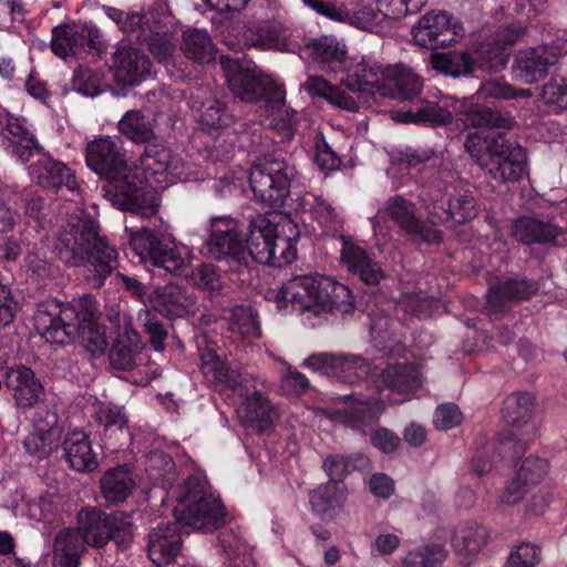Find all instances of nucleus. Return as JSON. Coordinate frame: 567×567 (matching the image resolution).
Returning a JSON list of instances; mask_svg holds the SVG:
<instances>
[{"instance_id":"obj_47","label":"nucleus","mask_w":567,"mask_h":567,"mask_svg":"<svg viewBox=\"0 0 567 567\" xmlns=\"http://www.w3.org/2000/svg\"><path fill=\"white\" fill-rule=\"evenodd\" d=\"M120 132L134 143H147L154 137L151 122L140 111H127L118 122Z\"/></svg>"},{"instance_id":"obj_26","label":"nucleus","mask_w":567,"mask_h":567,"mask_svg":"<svg viewBox=\"0 0 567 567\" xmlns=\"http://www.w3.org/2000/svg\"><path fill=\"white\" fill-rule=\"evenodd\" d=\"M245 45L259 50L291 51L290 31L279 22H256L243 30Z\"/></svg>"},{"instance_id":"obj_5","label":"nucleus","mask_w":567,"mask_h":567,"mask_svg":"<svg viewBox=\"0 0 567 567\" xmlns=\"http://www.w3.org/2000/svg\"><path fill=\"white\" fill-rule=\"evenodd\" d=\"M202 371L204 375L240 396H245L243 406L238 411L244 423L251 425L260 432L271 429L276 416L268 400L257 391L249 394L244 386L245 379L236 369H230L213 349L200 352Z\"/></svg>"},{"instance_id":"obj_6","label":"nucleus","mask_w":567,"mask_h":567,"mask_svg":"<svg viewBox=\"0 0 567 567\" xmlns=\"http://www.w3.org/2000/svg\"><path fill=\"white\" fill-rule=\"evenodd\" d=\"M465 104H458L452 97H446L442 104L430 101H420L415 109L406 112H396L392 117L402 123H430L445 125L451 123L454 114H463L461 121L466 126H495L509 128L514 125L511 116L503 115L499 111L476 106L464 109Z\"/></svg>"},{"instance_id":"obj_62","label":"nucleus","mask_w":567,"mask_h":567,"mask_svg":"<svg viewBox=\"0 0 567 567\" xmlns=\"http://www.w3.org/2000/svg\"><path fill=\"white\" fill-rule=\"evenodd\" d=\"M445 550L442 546H427L410 551L404 560L410 567H434L435 564L445 559Z\"/></svg>"},{"instance_id":"obj_21","label":"nucleus","mask_w":567,"mask_h":567,"mask_svg":"<svg viewBox=\"0 0 567 567\" xmlns=\"http://www.w3.org/2000/svg\"><path fill=\"white\" fill-rule=\"evenodd\" d=\"M4 385L10 392L16 408L22 412L33 408L43 393L41 382L34 372L25 365L10 368L6 372Z\"/></svg>"},{"instance_id":"obj_35","label":"nucleus","mask_w":567,"mask_h":567,"mask_svg":"<svg viewBox=\"0 0 567 567\" xmlns=\"http://www.w3.org/2000/svg\"><path fill=\"white\" fill-rule=\"evenodd\" d=\"M63 451L66 462L79 472H92L99 463L93 452L91 441L82 431L69 433L63 441Z\"/></svg>"},{"instance_id":"obj_48","label":"nucleus","mask_w":567,"mask_h":567,"mask_svg":"<svg viewBox=\"0 0 567 567\" xmlns=\"http://www.w3.org/2000/svg\"><path fill=\"white\" fill-rule=\"evenodd\" d=\"M431 66L443 74L460 76L470 73L473 61L466 52L435 53L430 59Z\"/></svg>"},{"instance_id":"obj_27","label":"nucleus","mask_w":567,"mask_h":567,"mask_svg":"<svg viewBox=\"0 0 567 567\" xmlns=\"http://www.w3.org/2000/svg\"><path fill=\"white\" fill-rule=\"evenodd\" d=\"M277 226L271 215L257 214L250 217L245 241L248 259L266 262L270 258L269 249L277 238Z\"/></svg>"},{"instance_id":"obj_49","label":"nucleus","mask_w":567,"mask_h":567,"mask_svg":"<svg viewBox=\"0 0 567 567\" xmlns=\"http://www.w3.org/2000/svg\"><path fill=\"white\" fill-rule=\"evenodd\" d=\"M228 324L231 332L244 338L259 339L261 337L257 315L249 307H235L230 312Z\"/></svg>"},{"instance_id":"obj_23","label":"nucleus","mask_w":567,"mask_h":567,"mask_svg":"<svg viewBox=\"0 0 567 567\" xmlns=\"http://www.w3.org/2000/svg\"><path fill=\"white\" fill-rule=\"evenodd\" d=\"M30 175L42 187L61 188L64 186L71 193V200L81 199L80 187L71 168L60 161L42 157L30 167Z\"/></svg>"},{"instance_id":"obj_15","label":"nucleus","mask_w":567,"mask_h":567,"mask_svg":"<svg viewBox=\"0 0 567 567\" xmlns=\"http://www.w3.org/2000/svg\"><path fill=\"white\" fill-rule=\"evenodd\" d=\"M380 215L389 217L401 231L415 243L434 244L441 240V233L432 224L427 225L416 216L415 205L400 195L389 198Z\"/></svg>"},{"instance_id":"obj_36","label":"nucleus","mask_w":567,"mask_h":567,"mask_svg":"<svg viewBox=\"0 0 567 567\" xmlns=\"http://www.w3.org/2000/svg\"><path fill=\"white\" fill-rule=\"evenodd\" d=\"M85 539L74 528H65L55 536L53 545L54 567H79L85 549Z\"/></svg>"},{"instance_id":"obj_56","label":"nucleus","mask_w":567,"mask_h":567,"mask_svg":"<svg viewBox=\"0 0 567 567\" xmlns=\"http://www.w3.org/2000/svg\"><path fill=\"white\" fill-rule=\"evenodd\" d=\"M477 95L484 99L509 100L530 97L532 92L527 89H515L513 85L506 82L491 80L484 82L481 85L480 90L477 91Z\"/></svg>"},{"instance_id":"obj_11","label":"nucleus","mask_w":567,"mask_h":567,"mask_svg":"<svg viewBox=\"0 0 567 567\" xmlns=\"http://www.w3.org/2000/svg\"><path fill=\"white\" fill-rule=\"evenodd\" d=\"M423 200L432 225L463 224L477 215L475 198L472 193L455 186H430L423 195Z\"/></svg>"},{"instance_id":"obj_55","label":"nucleus","mask_w":567,"mask_h":567,"mask_svg":"<svg viewBox=\"0 0 567 567\" xmlns=\"http://www.w3.org/2000/svg\"><path fill=\"white\" fill-rule=\"evenodd\" d=\"M436 306L437 301L423 291L404 292L398 301L401 310L413 316H430Z\"/></svg>"},{"instance_id":"obj_38","label":"nucleus","mask_w":567,"mask_h":567,"mask_svg":"<svg viewBox=\"0 0 567 567\" xmlns=\"http://www.w3.org/2000/svg\"><path fill=\"white\" fill-rule=\"evenodd\" d=\"M512 234L525 245L545 244L554 241L561 234V229L548 221L522 217L513 223Z\"/></svg>"},{"instance_id":"obj_7","label":"nucleus","mask_w":567,"mask_h":567,"mask_svg":"<svg viewBox=\"0 0 567 567\" xmlns=\"http://www.w3.org/2000/svg\"><path fill=\"white\" fill-rule=\"evenodd\" d=\"M176 502L174 515L183 527L213 532L224 523L225 512L219 497L198 477L185 481L178 488Z\"/></svg>"},{"instance_id":"obj_34","label":"nucleus","mask_w":567,"mask_h":567,"mask_svg":"<svg viewBox=\"0 0 567 567\" xmlns=\"http://www.w3.org/2000/svg\"><path fill=\"white\" fill-rule=\"evenodd\" d=\"M525 33L526 30L523 27L509 25L498 29L492 40L482 45L483 59L494 70L504 68L508 59L506 48L519 41Z\"/></svg>"},{"instance_id":"obj_51","label":"nucleus","mask_w":567,"mask_h":567,"mask_svg":"<svg viewBox=\"0 0 567 567\" xmlns=\"http://www.w3.org/2000/svg\"><path fill=\"white\" fill-rule=\"evenodd\" d=\"M333 378L344 383H355L369 371L367 361L355 354H338Z\"/></svg>"},{"instance_id":"obj_63","label":"nucleus","mask_w":567,"mask_h":567,"mask_svg":"<svg viewBox=\"0 0 567 567\" xmlns=\"http://www.w3.org/2000/svg\"><path fill=\"white\" fill-rule=\"evenodd\" d=\"M540 560V548L534 544L522 543L507 558V567H534Z\"/></svg>"},{"instance_id":"obj_1","label":"nucleus","mask_w":567,"mask_h":567,"mask_svg":"<svg viewBox=\"0 0 567 567\" xmlns=\"http://www.w3.org/2000/svg\"><path fill=\"white\" fill-rule=\"evenodd\" d=\"M55 250L68 266L80 267L90 262L92 274L87 279L93 288H101L117 268L116 249L100 234L97 223L80 208L62 226Z\"/></svg>"},{"instance_id":"obj_16","label":"nucleus","mask_w":567,"mask_h":567,"mask_svg":"<svg viewBox=\"0 0 567 567\" xmlns=\"http://www.w3.org/2000/svg\"><path fill=\"white\" fill-rule=\"evenodd\" d=\"M567 54V42L554 51L548 44L520 50L516 53L512 76L523 84H534L544 79L560 56Z\"/></svg>"},{"instance_id":"obj_50","label":"nucleus","mask_w":567,"mask_h":567,"mask_svg":"<svg viewBox=\"0 0 567 567\" xmlns=\"http://www.w3.org/2000/svg\"><path fill=\"white\" fill-rule=\"evenodd\" d=\"M384 411V404L379 399L355 401L344 412L347 423L353 429L370 424Z\"/></svg>"},{"instance_id":"obj_31","label":"nucleus","mask_w":567,"mask_h":567,"mask_svg":"<svg viewBox=\"0 0 567 567\" xmlns=\"http://www.w3.org/2000/svg\"><path fill=\"white\" fill-rule=\"evenodd\" d=\"M378 388L389 389L393 393L411 395L417 391L423 378L412 363H394L388 365L380 374Z\"/></svg>"},{"instance_id":"obj_13","label":"nucleus","mask_w":567,"mask_h":567,"mask_svg":"<svg viewBox=\"0 0 567 567\" xmlns=\"http://www.w3.org/2000/svg\"><path fill=\"white\" fill-rule=\"evenodd\" d=\"M114 183L117 203L123 210H130L143 217H151L157 213L159 203L154 187L143 181L142 173L134 167L124 165V169L116 177H107Z\"/></svg>"},{"instance_id":"obj_3","label":"nucleus","mask_w":567,"mask_h":567,"mask_svg":"<svg viewBox=\"0 0 567 567\" xmlns=\"http://www.w3.org/2000/svg\"><path fill=\"white\" fill-rule=\"evenodd\" d=\"M470 133L464 147L474 162L497 183H513L526 174L523 147L506 138L495 126H477Z\"/></svg>"},{"instance_id":"obj_54","label":"nucleus","mask_w":567,"mask_h":567,"mask_svg":"<svg viewBox=\"0 0 567 567\" xmlns=\"http://www.w3.org/2000/svg\"><path fill=\"white\" fill-rule=\"evenodd\" d=\"M548 472V463L544 458L529 456L518 466L515 476L527 487L534 489Z\"/></svg>"},{"instance_id":"obj_41","label":"nucleus","mask_w":567,"mask_h":567,"mask_svg":"<svg viewBox=\"0 0 567 567\" xmlns=\"http://www.w3.org/2000/svg\"><path fill=\"white\" fill-rule=\"evenodd\" d=\"M309 499L315 513L321 517H332L346 501L344 488L336 483H326L309 493Z\"/></svg>"},{"instance_id":"obj_43","label":"nucleus","mask_w":567,"mask_h":567,"mask_svg":"<svg viewBox=\"0 0 567 567\" xmlns=\"http://www.w3.org/2000/svg\"><path fill=\"white\" fill-rule=\"evenodd\" d=\"M488 538L487 530L477 523H462L454 533L455 549L464 556H474L482 550Z\"/></svg>"},{"instance_id":"obj_52","label":"nucleus","mask_w":567,"mask_h":567,"mask_svg":"<svg viewBox=\"0 0 567 567\" xmlns=\"http://www.w3.org/2000/svg\"><path fill=\"white\" fill-rule=\"evenodd\" d=\"M434 156V152L427 150H415L412 147H404L393 151L390 154L391 166L388 169L389 174L398 171L416 168L422 164L430 162Z\"/></svg>"},{"instance_id":"obj_58","label":"nucleus","mask_w":567,"mask_h":567,"mask_svg":"<svg viewBox=\"0 0 567 567\" xmlns=\"http://www.w3.org/2000/svg\"><path fill=\"white\" fill-rule=\"evenodd\" d=\"M378 11L386 18L399 19L419 12L425 0H374Z\"/></svg>"},{"instance_id":"obj_25","label":"nucleus","mask_w":567,"mask_h":567,"mask_svg":"<svg viewBox=\"0 0 567 567\" xmlns=\"http://www.w3.org/2000/svg\"><path fill=\"white\" fill-rule=\"evenodd\" d=\"M113 68L117 82L133 85L151 74L152 64L143 51L122 44L113 54Z\"/></svg>"},{"instance_id":"obj_19","label":"nucleus","mask_w":567,"mask_h":567,"mask_svg":"<svg viewBox=\"0 0 567 567\" xmlns=\"http://www.w3.org/2000/svg\"><path fill=\"white\" fill-rule=\"evenodd\" d=\"M183 161L171 150L159 145H148L142 157L145 179L153 187L165 188L183 175Z\"/></svg>"},{"instance_id":"obj_9","label":"nucleus","mask_w":567,"mask_h":567,"mask_svg":"<svg viewBox=\"0 0 567 567\" xmlns=\"http://www.w3.org/2000/svg\"><path fill=\"white\" fill-rule=\"evenodd\" d=\"M297 179L295 166L281 158H265L249 173L254 196L272 208L284 206Z\"/></svg>"},{"instance_id":"obj_57","label":"nucleus","mask_w":567,"mask_h":567,"mask_svg":"<svg viewBox=\"0 0 567 567\" xmlns=\"http://www.w3.org/2000/svg\"><path fill=\"white\" fill-rule=\"evenodd\" d=\"M107 542L114 540L117 546L126 547L133 538V524L128 515L114 513L107 519Z\"/></svg>"},{"instance_id":"obj_53","label":"nucleus","mask_w":567,"mask_h":567,"mask_svg":"<svg viewBox=\"0 0 567 567\" xmlns=\"http://www.w3.org/2000/svg\"><path fill=\"white\" fill-rule=\"evenodd\" d=\"M74 25L56 27L52 31L51 48L60 58L80 54Z\"/></svg>"},{"instance_id":"obj_4","label":"nucleus","mask_w":567,"mask_h":567,"mask_svg":"<svg viewBox=\"0 0 567 567\" xmlns=\"http://www.w3.org/2000/svg\"><path fill=\"white\" fill-rule=\"evenodd\" d=\"M350 80L360 81V90L364 94L362 107H371L375 95L399 100H413L423 87L417 74L410 68L395 64L382 66L375 62L361 60L353 64Z\"/></svg>"},{"instance_id":"obj_8","label":"nucleus","mask_w":567,"mask_h":567,"mask_svg":"<svg viewBox=\"0 0 567 567\" xmlns=\"http://www.w3.org/2000/svg\"><path fill=\"white\" fill-rule=\"evenodd\" d=\"M94 312L90 297H84L78 305L48 303L37 310L33 317L34 328L47 342L66 344L86 326H92Z\"/></svg>"},{"instance_id":"obj_18","label":"nucleus","mask_w":567,"mask_h":567,"mask_svg":"<svg viewBox=\"0 0 567 567\" xmlns=\"http://www.w3.org/2000/svg\"><path fill=\"white\" fill-rule=\"evenodd\" d=\"M220 65L229 89L240 100L252 102L266 94H272L270 90L275 84L268 75L245 70L237 60L225 55L220 56Z\"/></svg>"},{"instance_id":"obj_29","label":"nucleus","mask_w":567,"mask_h":567,"mask_svg":"<svg viewBox=\"0 0 567 567\" xmlns=\"http://www.w3.org/2000/svg\"><path fill=\"white\" fill-rule=\"evenodd\" d=\"M181 547L182 537L175 523H161L148 535V557L157 566L172 561Z\"/></svg>"},{"instance_id":"obj_64","label":"nucleus","mask_w":567,"mask_h":567,"mask_svg":"<svg viewBox=\"0 0 567 567\" xmlns=\"http://www.w3.org/2000/svg\"><path fill=\"white\" fill-rule=\"evenodd\" d=\"M193 282L202 289L218 291L221 282L216 268L212 264H200L196 266L190 274Z\"/></svg>"},{"instance_id":"obj_59","label":"nucleus","mask_w":567,"mask_h":567,"mask_svg":"<svg viewBox=\"0 0 567 567\" xmlns=\"http://www.w3.org/2000/svg\"><path fill=\"white\" fill-rule=\"evenodd\" d=\"M308 8L316 13L334 22L344 23L349 20V10L342 2L334 0H301Z\"/></svg>"},{"instance_id":"obj_46","label":"nucleus","mask_w":567,"mask_h":567,"mask_svg":"<svg viewBox=\"0 0 567 567\" xmlns=\"http://www.w3.org/2000/svg\"><path fill=\"white\" fill-rule=\"evenodd\" d=\"M220 544L234 567H257L252 548L239 533L227 530L221 534Z\"/></svg>"},{"instance_id":"obj_14","label":"nucleus","mask_w":567,"mask_h":567,"mask_svg":"<svg viewBox=\"0 0 567 567\" xmlns=\"http://www.w3.org/2000/svg\"><path fill=\"white\" fill-rule=\"evenodd\" d=\"M465 30L461 20L445 10H431L412 28L416 44L435 49L449 47L463 39Z\"/></svg>"},{"instance_id":"obj_60","label":"nucleus","mask_w":567,"mask_h":567,"mask_svg":"<svg viewBox=\"0 0 567 567\" xmlns=\"http://www.w3.org/2000/svg\"><path fill=\"white\" fill-rule=\"evenodd\" d=\"M150 34L144 35V42L148 47L151 53L162 63H169L175 51V44L171 41L166 33L152 32L148 28Z\"/></svg>"},{"instance_id":"obj_61","label":"nucleus","mask_w":567,"mask_h":567,"mask_svg":"<svg viewBox=\"0 0 567 567\" xmlns=\"http://www.w3.org/2000/svg\"><path fill=\"white\" fill-rule=\"evenodd\" d=\"M542 100L558 109H567V80L561 76H553L543 85Z\"/></svg>"},{"instance_id":"obj_2","label":"nucleus","mask_w":567,"mask_h":567,"mask_svg":"<svg viewBox=\"0 0 567 567\" xmlns=\"http://www.w3.org/2000/svg\"><path fill=\"white\" fill-rule=\"evenodd\" d=\"M266 299L274 301L278 309L313 312L349 313L354 303L350 289L331 277L321 275L298 276L289 279L282 286L269 289Z\"/></svg>"},{"instance_id":"obj_12","label":"nucleus","mask_w":567,"mask_h":567,"mask_svg":"<svg viewBox=\"0 0 567 567\" xmlns=\"http://www.w3.org/2000/svg\"><path fill=\"white\" fill-rule=\"evenodd\" d=\"M125 231L130 236V248L141 261L150 260L153 266L172 275H181L185 270L187 262L183 249L175 243L161 240L147 227L134 230L125 226Z\"/></svg>"},{"instance_id":"obj_39","label":"nucleus","mask_w":567,"mask_h":567,"mask_svg":"<svg viewBox=\"0 0 567 567\" xmlns=\"http://www.w3.org/2000/svg\"><path fill=\"white\" fill-rule=\"evenodd\" d=\"M123 329L124 332L120 334L110 352V361L115 369L131 370L141 355V339L128 321H125Z\"/></svg>"},{"instance_id":"obj_24","label":"nucleus","mask_w":567,"mask_h":567,"mask_svg":"<svg viewBox=\"0 0 567 567\" xmlns=\"http://www.w3.org/2000/svg\"><path fill=\"white\" fill-rule=\"evenodd\" d=\"M342 247L340 249L341 266L351 275L369 285L379 284L384 277L380 265L351 239L341 238Z\"/></svg>"},{"instance_id":"obj_28","label":"nucleus","mask_w":567,"mask_h":567,"mask_svg":"<svg viewBox=\"0 0 567 567\" xmlns=\"http://www.w3.org/2000/svg\"><path fill=\"white\" fill-rule=\"evenodd\" d=\"M147 299L156 311L169 318H182L195 306V297L173 282L155 288Z\"/></svg>"},{"instance_id":"obj_45","label":"nucleus","mask_w":567,"mask_h":567,"mask_svg":"<svg viewBox=\"0 0 567 567\" xmlns=\"http://www.w3.org/2000/svg\"><path fill=\"white\" fill-rule=\"evenodd\" d=\"M534 412V396L527 392H516L504 401L502 414L506 423L513 426L527 424Z\"/></svg>"},{"instance_id":"obj_33","label":"nucleus","mask_w":567,"mask_h":567,"mask_svg":"<svg viewBox=\"0 0 567 567\" xmlns=\"http://www.w3.org/2000/svg\"><path fill=\"white\" fill-rule=\"evenodd\" d=\"M293 209L327 230L332 229L340 220L337 209L322 196L313 193L298 195L293 199Z\"/></svg>"},{"instance_id":"obj_44","label":"nucleus","mask_w":567,"mask_h":567,"mask_svg":"<svg viewBox=\"0 0 567 567\" xmlns=\"http://www.w3.org/2000/svg\"><path fill=\"white\" fill-rule=\"evenodd\" d=\"M182 50L188 59L198 63H209L216 54L209 34L202 29H192L184 32Z\"/></svg>"},{"instance_id":"obj_37","label":"nucleus","mask_w":567,"mask_h":567,"mask_svg":"<svg viewBox=\"0 0 567 567\" xmlns=\"http://www.w3.org/2000/svg\"><path fill=\"white\" fill-rule=\"evenodd\" d=\"M537 290L535 282L527 280H506L491 287L487 295L488 308L498 313L507 309V301L522 300L532 296Z\"/></svg>"},{"instance_id":"obj_42","label":"nucleus","mask_w":567,"mask_h":567,"mask_svg":"<svg viewBox=\"0 0 567 567\" xmlns=\"http://www.w3.org/2000/svg\"><path fill=\"white\" fill-rule=\"evenodd\" d=\"M135 482L126 466H118L107 471L101 480V489L110 503H121L126 499Z\"/></svg>"},{"instance_id":"obj_30","label":"nucleus","mask_w":567,"mask_h":567,"mask_svg":"<svg viewBox=\"0 0 567 567\" xmlns=\"http://www.w3.org/2000/svg\"><path fill=\"white\" fill-rule=\"evenodd\" d=\"M264 112L268 120V126L281 141H291L297 127L296 112L285 104V94L278 87L265 101Z\"/></svg>"},{"instance_id":"obj_32","label":"nucleus","mask_w":567,"mask_h":567,"mask_svg":"<svg viewBox=\"0 0 567 567\" xmlns=\"http://www.w3.org/2000/svg\"><path fill=\"white\" fill-rule=\"evenodd\" d=\"M303 53L321 65L322 70L338 73L347 70L353 64L348 63L346 50L334 39L323 37L312 40L303 48Z\"/></svg>"},{"instance_id":"obj_17","label":"nucleus","mask_w":567,"mask_h":567,"mask_svg":"<svg viewBox=\"0 0 567 567\" xmlns=\"http://www.w3.org/2000/svg\"><path fill=\"white\" fill-rule=\"evenodd\" d=\"M353 64L347 70L341 79L340 86L331 85L326 79L319 75H309L301 87L311 96L323 97L330 104L350 112H357L362 107L364 94L360 90V81L350 80Z\"/></svg>"},{"instance_id":"obj_40","label":"nucleus","mask_w":567,"mask_h":567,"mask_svg":"<svg viewBox=\"0 0 567 567\" xmlns=\"http://www.w3.org/2000/svg\"><path fill=\"white\" fill-rule=\"evenodd\" d=\"M96 507L82 508L76 516L78 528H75L89 546L103 547L107 543V519Z\"/></svg>"},{"instance_id":"obj_10","label":"nucleus","mask_w":567,"mask_h":567,"mask_svg":"<svg viewBox=\"0 0 567 567\" xmlns=\"http://www.w3.org/2000/svg\"><path fill=\"white\" fill-rule=\"evenodd\" d=\"M209 257L227 261L234 272H243L248 266V254L238 220L229 216L209 219V237L205 243Z\"/></svg>"},{"instance_id":"obj_22","label":"nucleus","mask_w":567,"mask_h":567,"mask_svg":"<svg viewBox=\"0 0 567 567\" xmlns=\"http://www.w3.org/2000/svg\"><path fill=\"white\" fill-rule=\"evenodd\" d=\"M61 434L55 413H39L33 419V431L23 441L24 449L30 455L43 458L58 449Z\"/></svg>"},{"instance_id":"obj_20","label":"nucleus","mask_w":567,"mask_h":567,"mask_svg":"<svg viewBox=\"0 0 567 567\" xmlns=\"http://www.w3.org/2000/svg\"><path fill=\"white\" fill-rule=\"evenodd\" d=\"M85 161L90 169L105 178L116 177L126 164L120 142L110 136L87 143Z\"/></svg>"}]
</instances>
